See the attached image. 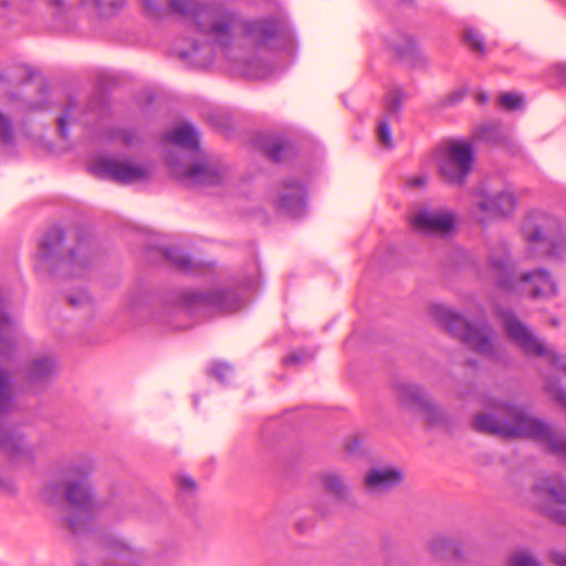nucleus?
<instances>
[{
  "mask_svg": "<svg viewBox=\"0 0 566 566\" xmlns=\"http://www.w3.org/2000/svg\"><path fill=\"white\" fill-rule=\"evenodd\" d=\"M551 323H552V325H554V326H557V325H558V321H557L556 318H552V319H551Z\"/></svg>",
  "mask_w": 566,
  "mask_h": 566,
  "instance_id": "59",
  "label": "nucleus"
},
{
  "mask_svg": "<svg viewBox=\"0 0 566 566\" xmlns=\"http://www.w3.org/2000/svg\"><path fill=\"white\" fill-rule=\"evenodd\" d=\"M73 108V98H70L67 104L64 106V112L57 117V132L61 138L66 139L69 137L67 119L70 112Z\"/></svg>",
  "mask_w": 566,
  "mask_h": 566,
  "instance_id": "39",
  "label": "nucleus"
},
{
  "mask_svg": "<svg viewBox=\"0 0 566 566\" xmlns=\"http://www.w3.org/2000/svg\"><path fill=\"white\" fill-rule=\"evenodd\" d=\"M394 389L399 405L413 412H421L429 426L447 421L443 410L428 398L421 386L413 382H397Z\"/></svg>",
  "mask_w": 566,
  "mask_h": 566,
  "instance_id": "11",
  "label": "nucleus"
},
{
  "mask_svg": "<svg viewBox=\"0 0 566 566\" xmlns=\"http://www.w3.org/2000/svg\"><path fill=\"white\" fill-rule=\"evenodd\" d=\"M145 258L149 262L159 263L181 273H193L197 270L192 259L177 247H147Z\"/></svg>",
  "mask_w": 566,
  "mask_h": 566,
  "instance_id": "17",
  "label": "nucleus"
},
{
  "mask_svg": "<svg viewBox=\"0 0 566 566\" xmlns=\"http://www.w3.org/2000/svg\"><path fill=\"white\" fill-rule=\"evenodd\" d=\"M564 370H565V373H566V366L564 367Z\"/></svg>",
  "mask_w": 566,
  "mask_h": 566,
  "instance_id": "64",
  "label": "nucleus"
},
{
  "mask_svg": "<svg viewBox=\"0 0 566 566\" xmlns=\"http://www.w3.org/2000/svg\"><path fill=\"white\" fill-rule=\"evenodd\" d=\"M255 64H259V61L256 60H251V61H248L247 64H245V74L249 75V76H258L259 74L258 73H254L252 72V67L255 65Z\"/></svg>",
  "mask_w": 566,
  "mask_h": 566,
  "instance_id": "50",
  "label": "nucleus"
},
{
  "mask_svg": "<svg viewBox=\"0 0 566 566\" xmlns=\"http://www.w3.org/2000/svg\"><path fill=\"white\" fill-rule=\"evenodd\" d=\"M102 544H103L104 548L109 549L111 552L116 553L118 555H120V554H129L130 555L129 548L117 538L105 536L102 539Z\"/></svg>",
  "mask_w": 566,
  "mask_h": 566,
  "instance_id": "40",
  "label": "nucleus"
},
{
  "mask_svg": "<svg viewBox=\"0 0 566 566\" xmlns=\"http://www.w3.org/2000/svg\"><path fill=\"white\" fill-rule=\"evenodd\" d=\"M0 142L3 145L14 144V132L11 120L0 112Z\"/></svg>",
  "mask_w": 566,
  "mask_h": 566,
  "instance_id": "35",
  "label": "nucleus"
},
{
  "mask_svg": "<svg viewBox=\"0 0 566 566\" xmlns=\"http://www.w3.org/2000/svg\"><path fill=\"white\" fill-rule=\"evenodd\" d=\"M481 197L482 199L476 203L478 209L492 217H509L516 207L515 196L507 191L496 195H488L482 191Z\"/></svg>",
  "mask_w": 566,
  "mask_h": 566,
  "instance_id": "20",
  "label": "nucleus"
},
{
  "mask_svg": "<svg viewBox=\"0 0 566 566\" xmlns=\"http://www.w3.org/2000/svg\"><path fill=\"white\" fill-rule=\"evenodd\" d=\"M164 140L186 149H198L199 139L197 130L189 124L184 123L168 130L164 135Z\"/></svg>",
  "mask_w": 566,
  "mask_h": 566,
  "instance_id": "27",
  "label": "nucleus"
},
{
  "mask_svg": "<svg viewBox=\"0 0 566 566\" xmlns=\"http://www.w3.org/2000/svg\"><path fill=\"white\" fill-rule=\"evenodd\" d=\"M403 480V474L399 469L386 467L381 469H371L365 475V486L370 491H388L398 486Z\"/></svg>",
  "mask_w": 566,
  "mask_h": 566,
  "instance_id": "22",
  "label": "nucleus"
},
{
  "mask_svg": "<svg viewBox=\"0 0 566 566\" xmlns=\"http://www.w3.org/2000/svg\"><path fill=\"white\" fill-rule=\"evenodd\" d=\"M65 231L54 224L38 241L35 269L53 277L81 276L92 261L91 235L83 229L76 233V244L65 250Z\"/></svg>",
  "mask_w": 566,
  "mask_h": 566,
  "instance_id": "2",
  "label": "nucleus"
},
{
  "mask_svg": "<svg viewBox=\"0 0 566 566\" xmlns=\"http://www.w3.org/2000/svg\"><path fill=\"white\" fill-rule=\"evenodd\" d=\"M112 137L116 140H120L125 146H129L133 144L135 133L130 129L120 128L115 130Z\"/></svg>",
  "mask_w": 566,
  "mask_h": 566,
  "instance_id": "44",
  "label": "nucleus"
},
{
  "mask_svg": "<svg viewBox=\"0 0 566 566\" xmlns=\"http://www.w3.org/2000/svg\"><path fill=\"white\" fill-rule=\"evenodd\" d=\"M468 365H470V366H475V365H476V361H475V360H473V359H469V360H468Z\"/></svg>",
  "mask_w": 566,
  "mask_h": 566,
  "instance_id": "58",
  "label": "nucleus"
},
{
  "mask_svg": "<svg viewBox=\"0 0 566 566\" xmlns=\"http://www.w3.org/2000/svg\"><path fill=\"white\" fill-rule=\"evenodd\" d=\"M125 3V0H114V1H109L108 2V6L114 8V9H117V8H122Z\"/></svg>",
  "mask_w": 566,
  "mask_h": 566,
  "instance_id": "52",
  "label": "nucleus"
},
{
  "mask_svg": "<svg viewBox=\"0 0 566 566\" xmlns=\"http://www.w3.org/2000/svg\"><path fill=\"white\" fill-rule=\"evenodd\" d=\"M192 49H193V51H197V50H198V42H197V41H195V42H193V44H192Z\"/></svg>",
  "mask_w": 566,
  "mask_h": 566,
  "instance_id": "60",
  "label": "nucleus"
},
{
  "mask_svg": "<svg viewBox=\"0 0 566 566\" xmlns=\"http://www.w3.org/2000/svg\"><path fill=\"white\" fill-rule=\"evenodd\" d=\"M189 56H190V52H189V51H185V50H182V51H180V52H179V57H180L181 60H186V59H188Z\"/></svg>",
  "mask_w": 566,
  "mask_h": 566,
  "instance_id": "54",
  "label": "nucleus"
},
{
  "mask_svg": "<svg viewBox=\"0 0 566 566\" xmlns=\"http://www.w3.org/2000/svg\"><path fill=\"white\" fill-rule=\"evenodd\" d=\"M429 313L449 335L460 339L476 354L486 356L493 360L499 358L497 348L492 339L493 331L488 323H484L481 327H476L463 315L442 304H432L429 307Z\"/></svg>",
  "mask_w": 566,
  "mask_h": 566,
  "instance_id": "4",
  "label": "nucleus"
},
{
  "mask_svg": "<svg viewBox=\"0 0 566 566\" xmlns=\"http://www.w3.org/2000/svg\"><path fill=\"white\" fill-rule=\"evenodd\" d=\"M186 0H143L145 14L149 18L160 19L168 15L180 17Z\"/></svg>",
  "mask_w": 566,
  "mask_h": 566,
  "instance_id": "26",
  "label": "nucleus"
},
{
  "mask_svg": "<svg viewBox=\"0 0 566 566\" xmlns=\"http://www.w3.org/2000/svg\"><path fill=\"white\" fill-rule=\"evenodd\" d=\"M402 4H412L415 0H398Z\"/></svg>",
  "mask_w": 566,
  "mask_h": 566,
  "instance_id": "57",
  "label": "nucleus"
},
{
  "mask_svg": "<svg viewBox=\"0 0 566 566\" xmlns=\"http://www.w3.org/2000/svg\"><path fill=\"white\" fill-rule=\"evenodd\" d=\"M556 74L562 83L566 81V65H557L556 66Z\"/></svg>",
  "mask_w": 566,
  "mask_h": 566,
  "instance_id": "51",
  "label": "nucleus"
},
{
  "mask_svg": "<svg viewBox=\"0 0 566 566\" xmlns=\"http://www.w3.org/2000/svg\"><path fill=\"white\" fill-rule=\"evenodd\" d=\"M524 104V97L521 94L509 92L499 96V105L505 111H516Z\"/></svg>",
  "mask_w": 566,
  "mask_h": 566,
  "instance_id": "34",
  "label": "nucleus"
},
{
  "mask_svg": "<svg viewBox=\"0 0 566 566\" xmlns=\"http://www.w3.org/2000/svg\"><path fill=\"white\" fill-rule=\"evenodd\" d=\"M437 168L442 180L453 187H463L473 170L474 146L471 140L450 139L438 148Z\"/></svg>",
  "mask_w": 566,
  "mask_h": 566,
  "instance_id": "6",
  "label": "nucleus"
},
{
  "mask_svg": "<svg viewBox=\"0 0 566 566\" xmlns=\"http://www.w3.org/2000/svg\"><path fill=\"white\" fill-rule=\"evenodd\" d=\"M389 45L397 57L408 62L411 66H416L423 62L418 43L410 34H399L396 40L390 41Z\"/></svg>",
  "mask_w": 566,
  "mask_h": 566,
  "instance_id": "25",
  "label": "nucleus"
},
{
  "mask_svg": "<svg viewBox=\"0 0 566 566\" xmlns=\"http://www.w3.org/2000/svg\"><path fill=\"white\" fill-rule=\"evenodd\" d=\"M96 3H97L98 6H103V4L105 3V1H104V0H96Z\"/></svg>",
  "mask_w": 566,
  "mask_h": 566,
  "instance_id": "62",
  "label": "nucleus"
},
{
  "mask_svg": "<svg viewBox=\"0 0 566 566\" xmlns=\"http://www.w3.org/2000/svg\"><path fill=\"white\" fill-rule=\"evenodd\" d=\"M87 108L99 115H104L109 112V96L105 87L104 80H98L97 91L90 97Z\"/></svg>",
  "mask_w": 566,
  "mask_h": 566,
  "instance_id": "29",
  "label": "nucleus"
},
{
  "mask_svg": "<svg viewBox=\"0 0 566 566\" xmlns=\"http://www.w3.org/2000/svg\"><path fill=\"white\" fill-rule=\"evenodd\" d=\"M252 143L270 161L275 164L292 159L296 155V149L291 142L275 135L258 134L253 137Z\"/></svg>",
  "mask_w": 566,
  "mask_h": 566,
  "instance_id": "19",
  "label": "nucleus"
},
{
  "mask_svg": "<svg viewBox=\"0 0 566 566\" xmlns=\"http://www.w3.org/2000/svg\"><path fill=\"white\" fill-rule=\"evenodd\" d=\"M489 266L494 285L504 292L513 293L516 291L521 274L517 273L516 262L509 255L491 256Z\"/></svg>",
  "mask_w": 566,
  "mask_h": 566,
  "instance_id": "18",
  "label": "nucleus"
},
{
  "mask_svg": "<svg viewBox=\"0 0 566 566\" xmlns=\"http://www.w3.org/2000/svg\"><path fill=\"white\" fill-rule=\"evenodd\" d=\"M52 3L56 7H62L64 4L63 0H52Z\"/></svg>",
  "mask_w": 566,
  "mask_h": 566,
  "instance_id": "56",
  "label": "nucleus"
},
{
  "mask_svg": "<svg viewBox=\"0 0 566 566\" xmlns=\"http://www.w3.org/2000/svg\"><path fill=\"white\" fill-rule=\"evenodd\" d=\"M544 219L547 223L558 224L557 220L551 217H547L545 213L541 211H533L527 214V218L524 223V230L526 232V240L530 243H537L544 248V255L548 258H559L565 249H566V240L564 237H557L555 239H548L543 233V227L534 223L533 221H538Z\"/></svg>",
  "mask_w": 566,
  "mask_h": 566,
  "instance_id": "16",
  "label": "nucleus"
},
{
  "mask_svg": "<svg viewBox=\"0 0 566 566\" xmlns=\"http://www.w3.org/2000/svg\"><path fill=\"white\" fill-rule=\"evenodd\" d=\"M176 305L187 312L211 308L219 313L233 312L241 307L242 297L234 287L224 286L209 290H184L176 297Z\"/></svg>",
  "mask_w": 566,
  "mask_h": 566,
  "instance_id": "7",
  "label": "nucleus"
},
{
  "mask_svg": "<svg viewBox=\"0 0 566 566\" xmlns=\"http://www.w3.org/2000/svg\"><path fill=\"white\" fill-rule=\"evenodd\" d=\"M532 492L543 501L541 513L566 526V481L559 475H549L538 480Z\"/></svg>",
  "mask_w": 566,
  "mask_h": 566,
  "instance_id": "9",
  "label": "nucleus"
},
{
  "mask_svg": "<svg viewBox=\"0 0 566 566\" xmlns=\"http://www.w3.org/2000/svg\"><path fill=\"white\" fill-rule=\"evenodd\" d=\"M483 406L491 410L478 412L472 427L476 432L506 439H532L545 444L548 452L566 458V438L556 434L544 421L527 416L515 403L497 398H486Z\"/></svg>",
  "mask_w": 566,
  "mask_h": 566,
  "instance_id": "1",
  "label": "nucleus"
},
{
  "mask_svg": "<svg viewBox=\"0 0 566 566\" xmlns=\"http://www.w3.org/2000/svg\"><path fill=\"white\" fill-rule=\"evenodd\" d=\"M178 485L180 489L187 490L190 492L193 491L197 486L195 480L192 478L186 476V475L179 476Z\"/></svg>",
  "mask_w": 566,
  "mask_h": 566,
  "instance_id": "45",
  "label": "nucleus"
},
{
  "mask_svg": "<svg viewBox=\"0 0 566 566\" xmlns=\"http://www.w3.org/2000/svg\"><path fill=\"white\" fill-rule=\"evenodd\" d=\"M406 93L400 87H394L384 97V105L387 117H398L402 108V98Z\"/></svg>",
  "mask_w": 566,
  "mask_h": 566,
  "instance_id": "30",
  "label": "nucleus"
},
{
  "mask_svg": "<svg viewBox=\"0 0 566 566\" xmlns=\"http://www.w3.org/2000/svg\"><path fill=\"white\" fill-rule=\"evenodd\" d=\"M467 95L464 90H455L449 93L446 98L441 102V107H449L461 102Z\"/></svg>",
  "mask_w": 566,
  "mask_h": 566,
  "instance_id": "43",
  "label": "nucleus"
},
{
  "mask_svg": "<svg viewBox=\"0 0 566 566\" xmlns=\"http://www.w3.org/2000/svg\"><path fill=\"white\" fill-rule=\"evenodd\" d=\"M13 401V376L0 367V416L8 412ZM0 450L10 461L28 459L32 461L33 451L25 447L23 434L12 428L0 424Z\"/></svg>",
  "mask_w": 566,
  "mask_h": 566,
  "instance_id": "8",
  "label": "nucleus"
},
{
  "mask_svg": "<svg viewBox=\"0 0 566 566\" xmlns=\"http://www.w3.org/2000/svg\"><path fill=\"white\" fill-rule=\"evenodd\" d=\"M297 528L300 530V532L302 531V524H297Z\"/></svg>",
  "mask_w": 566,
  "mask_h": 566,
  "instance_id": "63",
  "label": "nucleus"
},
{
  "mask_svg": "<svg viewBox=\"0 0 566 566\" xmlns=\"http://www.w3.org/2000/svg\"><path fill=\"white\" fill-rule=\"evenodd\" d=\"M281 192L277 195L274 206L293 219L303 218L307 209V189L305 184L295 177L283 179L280 182Z\"/></svg>",
  "mask_w": 566,
  "mask_h": 566,
  "instance_id": "14",
  "label": "nucleus"
},
{
  "mask_svg": "<svg viewBox=\"0 0 566 566\" xmlns=\"http://www.w3.org/2000/svg\"><path fill=\"white\" fill-rule=\"evenodd\" d=\"M359 447H360V441H359L358 437L350 438L345 444V449H346L347 453H349V454L356 453L358 451Z\"/></svg>",
  "mask_w": 566,
  "mask_h": 566,
  "instance_id": "47",
  "label": "nucleus"
},
{
  "mask_svg": "<svg viewBox=\"0 0 566 566\" xmlns=\"http://www.w3.org/2000/svg\"><path fill=\"white\" fill-rule=\"evenodd\" d=\"M181 18L190 19L197 31L203 34L217 35L223 48L232 43L234 14L217 2L186 0Z\"/></svg>",
  "mask_w": 566,
  "mask_h": 566,
  "instance_id": "5",
  "label": "nucleus"
},
{
  "mask_svg": "<svg viewBox=\"0 0 566 566\" xmlns=\"http://www.w3.org/2000/svg\"><path fill=\"white\" fill-rule=\"evenodd\" d=\"M475 137L479 140L492 145H501L505 142V136L497 124H485L480 126L475 132Z\"/></svg>",
  "mask_w": 566,
  "mask_h": 566,
  "instance_id": "31",
  "label": "nucleus"
},
{
  "mask_svg": "<svg viewBox=\"0 0 566 566\" xmlns=\"http://www.w3.org/2000/svg\"><path fill=\"white\" fill-rule=\"evenodd\" d=\"M55 360L51 357H41L29 363L25 369V380L30 385L48 382L55 369Z\"/></svg>",
  "mask_w": 566,
  "mask_h": 566,
  "instance_id": "28",
  "label": "nucleus"
},
{
  "mask_svg": "<svg viewBox=\"0 0 566 566\" xmlns=\"http://www.w3.org/2000/svg\"><path fill=\"white\" fill-rule=\"evenodd\" d=\"M91 469L84 464H72L64 472L65 482H51L45 486L46 500L55 504L64 500L72 512L63 518L65 527L74 536L88 532L94 523V501L88 481Z\"/></svg>",
  "mask_w": 566,
  "mask_h": 566,
  "instance_id": "3",
  "label": "nucleus"
},
{
  "mask_svg": "<svg viewBox=\"0 0 566 566\" xmlns=\"http://www.w3.org/2000/svg\"><path fill=\"white\" fill-rule=\"evenodd\" d=\"M32 109H38V111H43L45 109L46 107L43 106L42 103H35L31 106Z\"/></svg>",
  "mask_w": 566,
  "mask_h": 566,
  "instance_id": "55",
  "label": "nucleus"
},
{
  "mask_svg": "<svg viewBox=\"0 0 566 566\" xmlns=\"http://www.w3.org/2000/svg\"><path fill=\"white\" fill-rule=\"evenodd\" d=\"M231 371V366L229 364L222 361H216L210 365L207 370V374L217 379L219 382L224 384L228 375Z\"/></svg>",
  "mask_w": 566,
  "mask_h": 566,
  "instance_id": "36",
  "label": "nucleus"
},
{
  "mask_svg": "<svg viewBox=\"0 0 566 566\" xmlns=\"http://www.w3.org/2000/svg\"><path fill=\"white\" fill-rule=\"evenodd\" d=\"M520 280L534 285L530 292L532 300L551 298L557 295V285L552 280L549 272L544 269L521 273Z\"/></svg>",
  "mask_w": 566,
  "mask_h": 566,
  "instance_id": "21",
  "label": "nucleus"
},
{
  "mask_svg": "<svg viewBox=\"0 0 566 566\" xmlns=\"http://www.w3.org/2000/svg\"><path fill=\"white\" fill-rule=\"evenodd\" d=\"M85 301H88V296L86 294H82L78 296H69L67 303L74 307L82 305Z\"/></svg>",
  "mask_w": 566,
  "mask_h": 566,
  "instance_id": "48",
  "label": "nucleus"
},
{
  "mask_svg": "<svg viewBox=\"0 0 566 566\" xmlns=\"http://www.w3.org/2000/svg\"><path fill=\"white\" fill-rule=\"evenodd\" d=\"M34 76V72L33 71H29L25 75V77L23 78V83H27V82H30Z\"/></svg>",
  "mask_w": 566,
  "mask_h": 566,
  "instance_id": "53",
  "label": "nucleus"
},
{
  "mask_svg": "<svg viewBox=\"0 0 566 566\" xmlns=\"http://www.w3.org/2000/svg\"><path fill=\"white\" fill-rule=\"evenodd\" d=\"M411 226L427 237L449 238L457 232L458 218L453 211L447 209L421 208L413 213Z\"/></svg>",
  "mask_w": 566,
  "mask_h": 566,
  "instance_id": "12",
  "label": "nucleus"
},
{
  "mask_svg": "<svg viewBox=\"0 0 566 566\" xmlns=\"http://www.w3.org/2000/svg\"><path fill=\"white\" fill-rule=\"evenodd\" d=\"M427 184V179L422 176H417L408 181V185L413 188H422Z\"/></svg>",
  "mask_w": 566,
  "mask_h": 566,
  "instance_id": "49",
  "label": "nucleus"
},
{
  "mask_svg": "<svg viewBox=\"0 0 566 566\" xmlns=\"http://www.w3.org/2000/svg\"><path fill=\"white\" fill-rule=\"evenodd\" d=\"M180 176L199 185L218 186L222 182V175L216 167L202 163L182 166Z\"/></svg>",
  "mask_w": 566,
  "mask_h": 566,
  "instance_id": "24",
  "label": "nucleus"
},
{
  "mask_svg": "<svg viewBox=\"0 0 566 566\" xmlns=\"http://www.w3.org/2000/svg\"><path fill=\"white\" fill-rule=\"evenodd\" d=\"M503 327L507 337L514 342L525 355L534 357H546L549 352L528 328L524 325L510 308L500 310Z\"/></svg>",
  "mask_w": 566,
  "mask_h": 566,
  "instance_id": "13",
  "label": "nucleus"
},
{
  "mask_svg": "<svg viewBox=\"0 0 566 566\" xmlns=\"http://www.w3.org/2000/svg\"><path fill=\"white\" fill-rule=\"evenodd\" d=\"M90 171L99 179L112 180L120 185H129L150 178V171L147 167L132 164L129 159L117 160L109 156L98 157L90 166Z\"/></svg>",
  "mask_w": 566,
  "mask_h": 566,
  "instance_id": "10",
  "label": "nucleus"
},
{
  "mask_svg": "<svg viewBox=\"0 0 566 566\" xmlns=\"http://www.w3.org/2000/svg\"><path fill=\"white\" fill-rule=\"evenodd\" d=\"M509 566H541L532 556L524 553H514L509 558Z\"/></svg>",
  "mask_w": 566,
  "mask_h": 566,
  "instance_id": "41",
  "label": "nucleus"
},
{
  "mask_svg": "<svg viewBox=\"0 0 566 566\" xmlns=\"http://www.w3.org/2000/svg\"><path fill=\"white\" fill-rule=\"evenodd\" d=\"M429 552L438 559L464 562L462 544L457 538L434 536L428 544Z\"/></svg>",
  "mask_w": 566,
  "mask_h": 566,
  "instance_id": "23",
  "label": "nucleus"
},
{
  "mask_svg": "<svg viewBox=\"0 0 566 566\" xmlns=\"http://www.w3.org/2000/svg\"><path fill=\"white\" fill-rule=\"evenodd\" d=\"M40 90H41L42 93H46L48 92V87L45 85L41 86Z\"/></svg>",
  "mask_w": 566,
  "mask_h": 566,
  "instance_id": "61",
  "label": "nucleus"
},
{
  "mask_svg": "<svg viewBox=\"0 0 566 566\" xmlns=\"http://www.w3.org/2000/svg\"><path fill=\"white\" fill-rule=\"evenodd\" d=\"M463 42L474 52L480 55L485 53V44L483 38L473 28H467L463 31Z\"/></svg>",
  "mask_w": 566,
  "mask_h": 566,
  "instance_id": "33",
  "label": "nucleus"
},
{
  "mask_svg": "<svg viewBox=\"0 0 566 566\" xmlns=\"http://www.w3.org/2000/svg\"><path fill=\"white\" fill-rule=\"evenodd\" d=\"M322 482L326 492L334 495L337 500H345L346 486L338 475L323 474Z\"/></svg>",
  "mask_w": 566,
  "mask_h": 566,
  "instance_id": "32",
  "label": "nucleus"
},
{
  "mask_svg": "<svg viewBox=\"0 0 566 566\" xmlns=\"http://www.w3.org/2000/svg\"><path fill=\"white\" fill-rule=\"evenodd\" d=\"M549 560L555 566H566V554L557 552V551H553L549 554Z\"/></svg>",
  "mask_w": 566,
  "mask_h": 566,
  "instance_id": "46",
  "label": "nucleus"
},
{
  "mask_svg": "<svg viewBox=\"0 0 566 566\" xmlns=\"http://www.w3.org/2000/svg\"><path fill=\"white\" fill-rule=\"evenodd\" d=\"M310 359L311 356L305 350H295L287 354L282 361L285 366H295Z\"/></svg>",
  "mask_w": 566,
  "mask_h": 566,
  "instance_id": "42",
  "label": "nucleus"
},
{
  "mask_svg": "<svg viewBox=\"0 0 566 566\" xmlns=\"http://www.w3.org/2000/svg\"><path fill=\"white\" fill-rule=\"evenodd\" d=\"M545 389L552 394L554 400L566 411V391L559 386L558 381L549 380Z\"/></svg>",
  "mask_w": 566,
  "mask_h": 566,
  "instance_id": "38",
  "label": "nucleus"
},
{
  "mask_svg": "<svg viewBox=\"0 0 566 566\" xmlns=\"http://www.w3.org/2000/svg\"><path fill=\"white\" fill-rule=\"evenodd\" d=\"M284 22L274 15L247 20L242 23L244 38L252 41L258 49H272V41L284 33Z\"/></svg>",
  "mask_w": 566,
  "mask_h": 566,
  "instance_id": "15",
  "label": "nucleus"
},
{
  "mask_svg": "<svg viewBox=\"0 0 566 566\" xmlns=\"http://www.w3.org/2000/svg\"><path fill=\"white\" fill-rule=\"evenodd\" d=\"M377 138L386 148H392L391 130L387 118H382L377 124Z\"/></svg>",
  "mask_w": 566,
  "mask_h": 566,
  "instance_id": "37",
  "label": "nucleus"
}]
</instances>
